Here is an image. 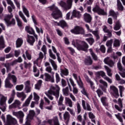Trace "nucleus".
Instances as JSON below:
<instances>
[{
  "label": "nucleus",
  "instance_id": "nucleus-33",
  "mask_svg": "<svg viewBox=\"0 0 125 125\" xmlns=\"http://www.w3.org/2000/svg\"><path fill=\"white\" fill-rule=\"evenodd\" d=\"M22 9L23 13H24L27 18H29L30 17V14L29 13V10H28V9H27L24 5L22 6Z\"/></svg>",
  "mask_w": 125,
  "mask_h": 125
},
{
  "label": "nucleus",
  "instance_id": "nucleus-64",
  "mask_svg": "<svg viewBox=\"0 0 125 125\" xmlns=\"http://www.w3.org/2000/svg\"><path fill=\"white\" fill-rule=\"evenodd\" d=\"M55 77H56V82L57 83H58L60 82V76H59V74L58 73H56Z\"/></svg>",
  "mask_w": 125,
  "mask_h": 125
},
{
  "label": "nucleus",
  "instance_id": "nucleus-46",
  "mask_svg": "<svg viewBox=\"0 0 125 125\" xmlns=\"http://www.w3.org/2000/svg\"><path fill=\"white\" fill-rule=\"evenodd\" d=\"M15 18L17 20L18 26H19V27H21L22 26V21H21V20L19 19V17H18V15L15 16Z\"/></svg>",
  "mask_w": 125,
  "mask_h": 125
},
{
  "label": "nucleus",
  "instance_id": "nucleus-58",
  "mask_svg": "<svg viewBox=\"0 0 125 125\" xmlns=\"http://www.w3.org/2000/svg\"><path fill=\"white\" fill-rule=\"evenodd\" d=\"M90 33H92L93 34H94L95 37H96L97 40H98V39H99V33H98V31H92V32H90Z\"/></svg>",
  "mask_w": 125,
  "mask_h": 125
},
{
  "label": "nucleus",
  "instance_id": "nucleus-6",
  "mask_svg": "<svg viewBox=\"0 0 125 125\" xmlns=\"http://www.w3.org/2000/svg\"><path fill=\"white\" fill-rule=\"evenodd\" d=\"M13 17V15L11 14L10 15H6L5 16L4 20L6 23V25L8 27H10V26H13L15 24V20L14 19H12L11 21H10V19Z\"/></svg>",
  "mask_w": 125,
  "mask_h": 125
},
{
  "label": "nucleus",
  "instance_id": "nucleus-38",
  "mask_svg": "<svg viewBox=\"0 0 125 125\" xmlns=\"http://www.w3.org/2000/svg\"><path fill=\"white\" fill-rule=\"evenodd\" d=\"M104 67L106 71L107 76H108V77H112V75H113L112 74V70H111L107 65H104Z\"/></svg>",
  "mask_w": 125,
  "mask_h": 125
},
{
  "label": "nucleus",
  "instance_id": "nucleus-54",
  "mask_svg": "<svg viewBox=\"0 0 125 125\" xmlns=\"http://www.w3.org/2000/svg\"><path fill=\"white\" fill-rule=\"evenodd\" d=\"M24 88V85L23 84L18 85L16 86V89L19 91H21Z\"/></svg>",
  "mask_w": 125,
  "mask_h": 125
},
{
  "label": "nucleus",
  "instance_id": "nucleus-28",
  "mask_svg": "<svg viewBox=\"0 0 125 125\" xmlns=\"http://www.w3.org/2000/svg\"><path fill=\"white\" fill-rule=\"evenodd\" d=\"M101 100L103 106H104L105 108L107 109V107H108V106H109V104L107 102V101H108V100H107V98H106L105 97H103L101 98Z\"/></svg>",
  "mask_w": 125,
  "mask_h": 125
},
{
  "label": "nucleus",
  "instance_id": "nucleus-20",
  "mask_svg": "<svg viewBox=\"0 0 125 125\" xmlns=\"http://www.w3.org/2000/svg\"><path fill=\"white\" fill-rule=\"evenodd\" d=\"M104 63L106 64V65H108L109 67H113L115 65V62L112 61V60H110V58L108 57L104 59Z\"/></svg>",
  "mask_w": 125,
  "mask_h": 125
},
{
  "label": "nucleus",
  "instance_id": "nucleus-48",
  "mask_svg": "<svg viewBox=\"0 0 125 125\" xmlns=\"http://www.w3.org/2000/svg\"><path fill=\"white\" fill-rule=\"evenodd\" d=\"M109 16H112L113 18H115V19H117V14H116V13H115L114 10H110L109 12Z\"/></svg>",
  "mask_w": 125,
  "mask_h": 125
},
{
  "label": "nucleus",
  "instance_id": "nucleus-62",
  "mask_svg": "<svg viewBox=\"0 0 125 125\" xmlns=\"http://www.w3.org/2000/svg\"><path fill=\"white\" fill-rule=\"evenodd\" d=\"M84 110H87V111H91V107L88 103H86V106H85V108H83Z\"/></svg>",
  "mask_w": 125,
  "mask_h": 125
},
{
  "label": "nucleus",
  "instance_id": "nucleus-39",
  "mask_svg": "<svg viewBox=\"0 0 125 125\" xmlns=\"http://www.w3.org/2000/svg\"><path fill=\"white\" fill-rule=\"evenodd\" d=\"M49 61L51 63L54 70L56 71L57 70V65L56 64V63H55V62L51 59H49Z\"/></svg>",
  "mask_w": 125,
  "mask_h": 125
},
{
  "label": "nucleus",
  "instance_id": "nucleus-31",
  "mask_svg": "<svg viewBox=\"0 0 125 125\" xmlns=\"http://www.w3.org/2000/svg\"><path fill=\"white\" fill-rule=\"evenodd\" d=\"M43 59V54H42V52H40L39 53V58H38L36 61L34 62V65H37V66H39V67H40V65H39V64H38V61H39V60H40L41 61H42V59Z\"/></svg>",
  "mask_w": 125,
  "mask_h": 125
},
{
  "label": "nucleus",
  "instance_id": "nucleus-35",
  "mask_svg": "<svg viewBox=\"0 0 125 125\" xmlns=\"http://www.w3.org/2000/svg\"><path fill=\"white\" fill-rule=\"evenodd\" d=\"M5 45H4V39L3 36H0V48H4Z\"/></svg>",
  "mask_w": 125,
  "mask_h": 125
},
{
  "label": "nucleus",
  "instance_id": "nucleus-61",
  "mask_svg": "<svg viewBox=\"0 0 125 125\" xmlns=\"http://www.w3.org/2000/svg\"><path fill=\"white\" fill-rule=\"evenodd\" d=\"M45 71L46 72H48V73H50L51 74H52V73H54V72H52V68H51V66H47L45 69Z\"/></svg>",
  "mask_w": 125,
  "mask_h": 125
},
{
  "label": "nucleus",
  "instance_id": "nucleus-8",
  "mask_svg": "<svg viewBox=\"0 0 125 125\" xmlns=\"http://www.w3.org/2000/svg\"><path fill=\"white\" fill-rule=\"evenodd\" d=\"M17 120L12 117V116L8 114L6 116V123L5 125H16Z\"/></svg>",
  "mask_w": 125,
  "mask_h": 125
},
{
  "label": "nucleus",
  "instance_id": "nucleus-23",
  "mask_svg": "<svg viewBox=\"0 0 125 125\" xmlns=\"http://www.w3.org/2000/svg\"><path fill=\"white\" fill-rule=\"evenodd\" d=\"M64 104L66 106L70 107V108H72L73 107V101H72V100L69 98H65Z\"/></svg>",
  "mask_w": 125,
  "mask_h": 125
},
{
  "label": "nucleus",
  "instance_id": "nucleus-41",
  "mask_svg": "<svg viewBox=\"0 0 125 125\" xmlns=\"http://www.w3.org/2000/svg\"><path fill=\"white\" fill-rule=\"evenodd\" d=\"M85 63L86 65H91V64H92V60H91V58H90V57H88L85 60Z\"/></svg>",
  "mask_w": 125,
  "mask_h": 125
},
{
  "label": "nucleus",
  "instance_id": "nucleus-52",
  "mask_svg": "<svg viewBox=\"0 0 125 125\" xmlns=\"http://www.w3.org/2000/svg\"><path fill=\"white\" fill-rule=\"evenodd\" d=\"M99 82L100 83H101V84H102L105 88L108 87V83H107L106 82L104 81V80L101 79Z\"/></svg>",
  "mask_w": 125,
  "mask_h": 125
},
{
  "label": "nucleus",
  "instance_id": "nucleus-59",
  "mask_svg": "<svg viewBox=\"0 0 125 125\" xmlns=\"http://www.w3.org/2000/svg\"><path fill=\"white\" fill-rule=\"evenodd\" d=\"M113 46L117 47V46H120V41L115 39L114 42L113 43Z\"/></svg>",
  "mask_w": 125,
  "mask_h": 125
},
{
  "label": "nucleus",
  "instance_id": "nucleus-47",
  "mask_svg": "<svg viewBox=\"0 0 125 125\" xmlns=\"http://www.w3.org/2000/svg\"><path fill=\"white\" fill-rule=\"evenodd\" d=\"M117 6L119 10L123 11L124 10V6H123V5H122V3H121V1L120 0H117Z\"/></svg>",
  "mask_w": 125,
  "mask_h": 125
},
{
  "label": "nucleus",
  "instance_id": "nucleus-24",
  "mask_svg": "<svg viewBox=\"0 0 125 125\" xmlns=\"http://www.w3.org/2000/svg\"><path fill=\"white\" fill-rule=\"evenodd\" d=\"M84 78L87 83L90 84L91 88L92 89V90L94 91V89H95V86H94V83H93V82L91 81V80H90V79H89V77H88V76H87V75H85Z\"/></svg>",
  "mask_w": 125,
  "mask_h": 125
},
{
  "label": "nucleus",
  "instance_id": "nucleus-18",
  "mask_svg": "<svg viewBox=\"0 0 125 125\" xmlns=\"http://www.w3.org/2000/svg\"><path fill=\"white\" fill-rule=\"evenodd\" d=\"M78 84L79 85L80 88L82 89L81 92L83 95H85L86 96H88L87 93H86V90L84 87H83V82L82 81V79L79 77V81H77Z\"/></svg>",
  "mask_w": 125,
  "mask_h": 125
},
{
  "label": "nucleus",
  "instance_id": "nucleus-9",
  "mask_svg": "<svg viewBox=\"0 0 125 125\" xmlns=\"http://www.w3.org/2000/svg\"><path fill=\"white\" fill-rule=\"evenodd\" d=\"M71 32L75 35H83L84 34V30L80 26L75 27L73 29L71 30Z\"/></svg>",
  "mask_w": 125,
  "mask_h": 125
},
{
  "label": "nucleus",
  "instance_id": "nucleus-22",
  "mask_svg": "<svg viewBox=\"0 0 125 125\" xmlns=\"http://www.w3.org/2000/svg\"><path fill=\"white\" fill-rule=\"evenodd\" d=\"M123 100H122L121 99H118V104L119 105L120 107H119V105L115 104V108L116 109V110H118L119 112H122L123 110Z\"/></svg>",
  "mask_w": 125,
  "mask_h": 125
},
{
  "label": "nucleus",
  "instance_id": "nucleus-19",
  "mask_svg": "<svg viewBox=\"0 0 125 125\" xmlns=\"http://www.w3.org/2000/svg\"><path fill=\"white\" fill-rule=\"evenodd\" d=\"M47 123L50 125H60L59 120H58L57 116L54 117L52 119L48 120Z\"/></svg>",
  "mask_w": 125,
  "mask_h": 125
},
{
  "label": "nucleus",
  "instance_id": "nucleus-1",
  "mask_svg": "<svg viewBox=\"0 0 125 125\" xmlns=\"http://www.w3.org/2000/svg\"><path fill=\"white\" fill-rule=\"evenodd\" d=\"M72 45H73L75 47H76L78 50L86 51L88 48V45L83 41L73 40L72 41Z\"/></svg>",
  "mask_w": 125,
  "mask_h": 125
},
{
  "label": "nucleus",
  "instance_id": "nucleus-5",
  "mask_svg": "<svg viewBox=\"0 0 125 125\" xmlns=\"http://www.w3.org/2000/svg\"><path fill=\"white\" fill-rule=\"evenodd\" d=\"M6 100L7 97L0 94V110H1L2 112H5L6 110Z\"/></svg>",
  "mask_w": 125,
  "mask_h": 125
},
{
  "label": "nucleus",
  "instance_id": "nucleus-11",
  "mask_svg": "<svg viewBox=\"0 0 125 125\" xmlns=\"http://www.w3.org/2000/svg\"><path fill=\"white\" fill-rule=\"evenodd\" d=\"M96 75L97 77H102L105 81H107L108 83H112V79H110L109 77H108L107 76H106V74L104 73V71H98L96 73Z\"/></svg>",
  "mask_w": 125,
  "mask_h": 125
},
{
  "label": "nucleus",
  "instance_id": "nucleus-56",
  "mask_svg": "<svg viewBox=\"0 0 125 125\" xmlns=\"http://www.w3.org/2000/svg\"><path fill=\"white\" fill-rule=\"evenodd\" d=\"M63 118L64 120H69L70 119V114L69 112H65L63 115Z\"/></svg>",
  "mask_w": 125,
  "mask_h": 125
},
{
  "label": "nucleus",
  "instance_id": "nucleus-2",
  "mask_svg": "<svg viewBox=\"0 0 125 125\" xmlns=\"http://www.w3.org/2000/svg\"><path fill=\"white\" fill-rule=\"evenodd\" d=\"M12 81L14 84H16L17 83V77L14 75H12L11 73H9L7 78L5 80V86L8 88H11L13 85L10 83L9 81Z\"/></svg>",
  "mask_w": 125,
  "mask_h": 125
},
{
  "label": "nucleus",
  "instance_id": "nucleus-26",
  "mask_svg": "<svg viewBox=\"0 0 125 125\" xmlns=\"http://www.w3.org/2000/svg\"><path fill=\"white\" fill-rule=\"evenodd\" d=\"M82 16L81 13L77 10H73L72 12V14L71 17V19H73V17H75L76 18H80Z\"/></svg>",
  "mask_w": 125,
  "mask_h": 125
},
{
  "label": "nucleus",
  "instance_id": "nucleus-29",
  "mask_svg": "<svg viewBox=\"0 0 125 125\" xmlns=\"http://www.w3.org/2000/svg\"><path fill=\"white\" fill-rule=\"evenodd\" d=\"M33 98V95L31 94L29 96V97L25 101V103L22 104V107H28L29 104H30V102H31V100Z\"/></svg>",
  "mask_w": 125,
  "mask_h": 125
},
{
  "label": "nucleus",
  "instance_id": "nucleus-13",
  "mask_svg": "<svg viewBox=\"0 0 125 125\" xmlns=\"http://www.w3.org/2000/svg\"><path fill=\"white\" fill-rule=\"evenodd\" d=\"M110 93L112 94L115 97V98H118L119 97V90L118 88H116L114 85H111L110 86Z\"/></svg>",
  "mask_w": 125,
  "mask_h": 125
},
{
  "label": "nucleus",
  "instance_id": "nucleus-27",
  "mask_svg": "<svg viewBox=\"0 0 125 125\" xmlns=\"http://www.w3.org/2000/svg\"><path fill=\"white\" fill-rule=\"evenodd\" d=\"M84 20L87 23H90L91 22V16L88 13H85L83 15Z\"/></svg>",
  "mask_w": 125,
  "mask_h": 125
},
{
  "label": "nucleus",
  "instance_id": "nucleus-42",
  "mask_svg": "<svg viewBox=\"0 0 125 125\" xmlns=\"http://www.w3.org/2000/svg\"><path fill=\"white\" fill-rule=\"evenodd\" d=\"M118 88L119 89L120 97H123V92L125 91V87H124V86L123 85H119L118 86Z\"/></svg>",
  "mask_w": 125,
  "mask_h": 125
},
{
  "label": "nucleus",
  "instance_id": "nucleus-34",
  "mask_svg": "<svg viewBox=\"0 0 125 125\" xmlns=\"http://www.w3.org/2000/svg\"><path fill=\"white\" fill-rule=\"evenodd\" d=\"M69 75V71L66 68L64 69H61V76L63 77V76H68Z\"/></svg>",
  "mask_w": 125,
  "mask_h": 125
},
{
  "label": "nucleus",
  "instance_id": "nucleus-4",
  "mask_svg": "<svg viewBox=\"0 0 125 125\" xmlns=\"http://www.w3.org/2000/svg\"><path fill=\"white\" fill-rule=\"evenodd\" d=\"M49 8L50 10H53V12L52 13V16L54 19H58V18L61 16V11L58 9V8H57L55 5H53Z\"/></svg>",
  "mask_w": 125,
  "mask_h": 125
},
{
  "label": "nucleus",
  "instance_id": "nucleus-37",
  "mask_svg": "<svg viewBox=\"0 0 125 125\" xmlns=\"http://www.w3.org/2000/svg\"><path fill=\"white\" fill-rule=\"evenodd\" d=\"M17 96L20 98H21L22 97L21 101H23L24 99L26 98V95H25V93H24V92H21V93L17 92Z\"/></svg>",
  "mask_w": 125,
  "mask_h": 125
},
{
  "label": "nucleus",
  "instance_id": "nucleus-36",
  "mask_svg": "<svg viewBox=\"0 0 125 125\" xmlns=\"http://www.w3.org/2000/svg\"><path fill=\"white\" fill-rule=\"evenodd\" d=\"M121 27H122L121 22H120V21H117L115 23V25L114 27V30L115 31H118L121 29Z\"/></svg>",
  "mask_w": 125,
  "mask_h": 125
},
{
  "label": "nucleus",
  "instance_id": "nucleus-53",
  "mask_svg": "<svg viewBox=\"0 0 125 125\" xmlns=\"http://www.w3.org/2000/svg\"><path fill=\"white\" fill-rule=\"evenodd\" d=\"M117 67L120 71H125V69L124 67H123V66H122V64L121 63V62H118L117 63Z\"/></svg>",
  "mask_w": 125,
  "mask_h": 125
},
{
  "label": "nucleus",
  "instance_id": "nucleus-45",
  "mask_svg": "<svg viewBox=\"0 0 125 125\" xmlns=\"http://www.w3.org/2000/svg\"><path fill=\"white\" fill-rule=\"evenodd\" d=\"M42 81L39 80L37 83L35 85V89L39 90L41 88V86H42Z\"/></svg>",
  "mask_w": 125,
  "mask_h": 125
},
{
  "label": "nucleus",
  "instance_id": "nucleus-40",
  "mask_svg": "<svg viewBox=\"0 0 125 125\" xmlns=\"http://www.w3.org/2000/svg\"><path fill=\"white\" fill-rule=\"evenodd\" d=\"M19 14L20 17H21V19H22L23 21L25 22V23H27V22H28V21H27V19H26V17H25V16H24V14H23V13H22V11H19Z\"/></svg>",
  "mask_w": 125,
  "mask_h": 125
},
{
  "label": "nucleus",
  "instance_id": "nucleus-49",
  "mask_svg": "<svg viewBox=\"0 0 125 125\" xmlns=\"http://www.w3.org/2000/svg\"><path fill=\"white\" fill-rule=\"evenodd\" d=\"M62 28H64V27L67 26V23L64 20H62L60 21V25Z\"/></svg>",
  "mask_w": 125,
  "mask_h": 125
},
{
  "label": "nucleus",
  "instance_id": "nucleus-12",
  "mask_svg": "<svg viewBox=\"0 0 125 125\" xmlns=\"http://www.w3.org/2000/svg\"><path fill=\"white\" fill-rule=\"evenodd\" d=\"M52 76L47 73H45L44 74L45 77V82H50L51 83H54L55 80H54V72H52Z\"/></svg>",
  "mask_w": 125,
  "mask_h": 125
},
{
  "label": "nucleus",
  "instance_id": "nucleus-44",
  "mask_svg": "<svg viewBox=\"0 0 125 125\" xmlns=\"http://www.w3.org/2000/svg\"><path fill=\"white\" fill-rule=\"evenodd\" d=\"M76 112H77V114H80L81 112H82V107L81 106V104H80V103H77L76 104Z\"/></svg>",
  "mask_w": 125,
  "mask_h": 125
},
{
  "label": "nucleus",
  "instance_id": "nucleus-21",
  "mask_svg": "<svg viewBox=\"0 0 125 125\" xmlns=\"http://www.w3.org/2000/svg\"><path fill=\"white\" fill-rule=\"evenodd\" d=\"M12 114L13 116H15V117H17L18 119H19L20 118H24V112L22 111H13L12 112Z\"/></svg>",
  "mask_w": 125,
  "mask_h": 125
},
{
  "label": "nucleus",
  "instance_id": "nucleus-51",
  "mask_svg": "<svg viewBox=\"0 0 125 125\" xmlns=\"http://www.w3.org/2000/svg\"><path fill=\"white\" fill-rule=\"evenodd\" d=\"M85 40L87 42H89L90 45H92V44H93V43H94V39L92 38L86 39Z\"/></svg>",
  "mask_w": 125,
  "mask_h": 125
},
{
  "label": "nucleus",
  "instance_id": "nucleus-16",
  "mask_svg": "<svg viewBox=\"0 0 125 125\" xmlns=\"http://www.w3.org/2000/svg\"><path fill=\"white\" fill-rule=\"evenodd\" d=\"M25 30L26 33L30 35H33L36 40H38V35L35 33V30L32 27L30 26H26L25 27Z\"/></svg>",
  "mask_w": 125,
  "mask_h": 125
},
{
  "label": "nucleus",
  "instance_id": "nucleus-15",
  "mask_svg": "<svg viewBox=\"0 0 125 125\" xmlns=\"http://www.w3.org/2000/svg\"><path fill=\"white\" fill-rule=\"evenodd\" d=\"M63 100H64V97L61 96L58 102V105L59 106V110L60 111H64L66 108L65 105L63 104Z\"/></svg>",
  "mask_w": 125,
  "mask_h": 125
},
{
  "label": "nucleus",
  "instance_id": "nucleus-57",
  "mask_svg": "<svg viewBox=\"0 0 125 125\" xmlns=\"http://www.w3.org/2000/svg\"><path fill=\"white\" fill-rule=\"evenodd\" d=\"M103 31L104 32V33H108L109 35V37H111V36H112V34L111 33V32H110V31H109V30L107 28V26H103Z\"/></svg>",
  "mask_w": 125,
  "mask_h": 125
},
{
  "label": "nucleus",
  "instance_id": "nucleus-14",
  "mask_svg": "<svg viewBox=\"0 0 125 125\" xmlns=\"http://www.w3.org/2000/svg\"><path fill=\"white\" fill-rule=\"evenodd\" d=\"M20 105H21V102L18 100H15L14 103L9 106V109H16V108H18L19 110L21 109L20 107Z\"/></svg>",
  "mask_w": 125,
  "mask_h": 125
},
{
  "label": "nucleus",
  "instance_id": "nucleus-63",
  "mask_svg": "<svg viewBox=\"0 0 125 125\" xmlns=\"http://www.w3.org/2000/svg\"><path fill=\"white\" fill-rule=\"evenodd\" d=\"M11 64L9 63H6L4 64V67L6 68L7 72H10Z\"/></svg>",
  "mask_w": 125,
  "mask_h": 125
},
{
  "label": "nucleus",
  "instance_id": "nucleus-43",
  "mask_svg": "<svg viewBox=\"0 0 125 125\" xmlns=\"http://www.w3.org/2000/svg\"><path fill=\"white\" fill-rule=\"evenodd\" d=\"M62 92L65 96H68V95H70V93H69V88L68 87H66L65 88L63 89Z\"/></svg>",
  "mask_w": 125,
  "mask_h": 125
},
{
  "label": "nucleus",
  "instance_id": "nucleus-3",
  "mask_svg": "<svg viewBox=\"0 0 125 125\" xmlns=\"http://www.w3.org/2000/svg\"><path fill=\"white\" fill-rule=\"evenodd\" d=\"M59 90H60V87H59L58 85H52L51 86L50 89L48 91V93L54 95L57 99H58L59 97Z\"/></svg>",
  "mask_w": 125,
  "mask_h": 125
},
{
  "label": "nucleus",
  "instance_id": "nucleus-50",
  "mask_svg": "<svg viewBox=\"0 0 125 125\" xmlns=\"http://www.w3.org/2000/svg\"><path fill=\"white\" fill-rule=\"evenodd\" d=\"M89 50L91 53V55H92L93 59L95 61L97 60V56H96V55H95V54L93 53V52L92 51V49H90Z\"/></svg>",
  "mask_w": 125,
  "mask_h": 125
},
{
  "label": "nucleus",
  "instance_id": "nucleus-32",
  "mask_svg": "<svg viewBox=\"0 0 125 125\" xmlns=\"http://www.w3.org/2000/svg\"><path fill=\"white\" fill-rule=\"evenodd\" d=\"M16 47H21L23 44V39L22 38H18L16 42Z\"/></svg>",
  "mask_w": 125,
  "mask_h": 125
},
{
  "label": "nucleus",
  "instance_id": "nucleus-30",
  "mask_svg": "<svg viewBox=\"0 0 125 125\" xmlns=\"http://www.w3.org/2000/svg\"><path fill=\"white\" fill-rule=\"evenodd\" d=\"M27 41L30 45H33L34 42H35V38L32 36L28 35Z\"/></svg>",
  "mask_w": 125,
  "mask_h": 125
},
{
  "label": "nucleus",
  "instance_id": "nucleus-55",
  "mask_svg": "<svg viewBox=\"0 0 125 125\" xmlns=\"http://www.w3.org/2000/svg\"><path fill=\"white\" fill-rule=\"evenodd\" d=\"M112 43H113V40H110L107 41L106 43V45L107 47H112Z\"/></svg>",
  "mask_w": 125,
  "mask_h": 125
},
{
  "label": "nucleus",
  "instance_id": "nucleus-25",
  "mask_svg": "<svg viewBox=\"0 0 125 125\" xmlns=\"http://www.w3.org/2000/svg\"><path fill=\"white\" fill-rule=\"evenodd\" d=\"M69 81L71 84V85L73 86V92L74 94H77L78 92V88L76 87V85L75 84V83H74V81H73V79L72 78H69Z\"/></svg>",
  "mask_w": 125,
  "mask_h": 125
},
{
  "label": "nucleus",
  "instance_id": "nucleus-60",
  "mask_svg": "<svg viewBox=\"0 0 125 125\" xmlns=\"http://www.w3.org/2000/svg\"><path fill=\"white\" fill-rule=\"evenodd\" d=\"M33 94L34 97V100L36 101V102H38V101L40 100V96H39V95H38V94H37V93H36L35 92H34Z\"/></svg>",
  "mask_w": 125,
  "mask_h": 125
},
{
  "label": "nucleus",
  "instance_id": "nucleus-10",
  "mask_svg": "<svg viewBox=\"0 0 125 125\" xmlns=\"http://www.w3.org/2000/svg\"><path fill=\"white\" fill-rule=\"evenodd\" d=\"M93 12L98 13L99 15H107V12H104V10L100 8L99 6L96 5L92 9Z\"/></svg>",
  "mask_w": 125,
  "mask_h": 125
},
{
  "label": "nucleus",
  "instance_id": "nucleus-7",
  "mask_svg": "<svg viewBox=\"0 0 125 125\" xmlns=\"http://www.w3.org/2000/svg\"><path fill=\"white\" fill-rule=\"evenodd\" d=\"M73 3V0H67V4L63 1H61L59 4L62 7V8H64V9L68 10L70 9L72 6V3Z\"/></svg>",
  "mask_w": 125,
  "mask_h": 125
},
{
  "label": "nucleus",
  "instance_id": "nucleus-17",
  "mask_svg": "<svg viewBox=\"0 0 125 125\" xmlns=\"http://www.w3.org/2000/svg\"><path fill=\"white\" fill-rule=\"evenodd\" d=\"M31 18L33 22L34 23L36 32H37L38 34H40V33H41V34H43V31H42V29L39 28V27H38V26H37V25H38V23L37 22V20L36 19V17L35 16V15H32Z\"/></svg>",
  "mask_w": 125,
  "mask_h": 125
}]
</instances>
